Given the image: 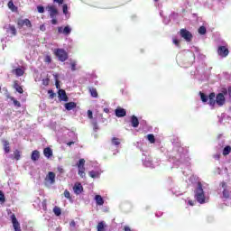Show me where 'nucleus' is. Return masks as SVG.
<instances>
[{"instance_id": "obj_48", "label": "nucleus", "mask_w": 231, "mask_h": 231, "mask_svg": "<svg viewBox=\"0 0 231 231\" xmlns=\"http://www.w3.org/2000/svg\"><path fill=\"white\" fill-rule=\"evenodd\" d=\"M88 116L90 120L93 119V112L91 110L88 111Z\"/></svg>"}, {"instance_id": "obj_64", "label": "nucleus", "mask_w": 231, "mask_h": 231, "mask_svg": "<svg viewBox=\"0 0 231 231\" xmlns=\"http://www.w3.org/2000/svg\"><path fill=\"white\" fill-rule=\"evenodd\" d=\"M154 1H155V3H157L158 0H154Z\"/></svg>"}, {"instance_id": "obj_37", "label": "nucleus", "mask_w": 231, "mask_h": 231, "mask_svg": "<svg viewBox=\"0 0 231 231\" xmlns=\"http://www.w3.org/2000/svg\"><path fill=\"white\" fill-rule=\"evenodd\" d=\"M63 14L66 17H69V13L68 12V5H63Z\"/></svg>"}, {"instance_id": "obj_45", "label": "nucleus", "mask_w": 231, "mask_h": 231, "mask_svg": "<svg viewBox=\"0 0 231 231\" xmlns=\"http://www.w3.org/2000/svg\"><path fill=\"white\" fill-rule=\"evenodd\" d=\"M172 42H173V44H175V46H180V40L173 38Z\"/></svg>"}, {"instance_id": "obj_40", "label": "nucleus", "mask_w": 231, "mask_h": 231, "mask_svg": "<svg viewBox=\"0 0 231 231\" xmlns=\"http://www.w3.org/2000/svg\"><path fill=\"white\" fill-rule=\"evenodd\" d=\"M64 196L67 199H69V201H71V194L69 193V191L68 189H66L64 191Z\"/></svg>"}, {"instance_id": "obj_61", "label": "nucleus", "mask_w": 231, "mask_h": 231, "mask_svg": "<svg viewBox=\"0 0 231 231\" xmlns=\"http://www.w3.org/2000/svg\"><path fill=\"white\" fill-rule=\"evenodd\" d=\"M214 158H215V160H219V154H216V155L214 156Z\"/></svg>"}, {"instance_id": "obj_19", "label": "nucleus", "mask_w": 231, "mask_h": 231, "mask_svg": "<svg viewBox=\"0 0 231 231\" xmlns=\"http://www.w3.org/2000/svg\"><path fill=\"white\" fill-rule=\"evenodd\" d=\"M6 32L8 33V35H16V33H17V30L15 29V26H14V25H8L6 27Z\"/></svg>"}, {"instance_id": "obj_12", "label": "nucleus", "mask_w": 231, "mask_h": 231, "mask_svg": "<svg viewBox=\"0 0 231 231\" xmlns=\"http://www.w3.org/2000/svg\"><path fill=\"white\" fill-rule=\"evenodd\" d=\"M180 34L182 39H185L187 41V42H190V41H192V33H190V32L185 29H181Z\"/></svg>"}, {"instance_id": "obj_28", "label": "nucleus", "mask_w": 231, "mask_h": 231, "mask_svg": "<svg viewBox=\"0 0 231 231\" xmlns=\"http://www.w3.org/2000/svg\"><path fill=\"white\" fill-rule=\"evenodd\" d=\"M43 153L46 158H50V156L53 155V152L50 148H45Z\"/></svg>"}, {"instance_id": "obj_3", "label": "nucleus", "mask_w": 231, "mask_h": 231, "mask_svg": "<svg viewBox=\"0 0 231 231\" xmlns=\"http://www.w3.org/2000/svg\"><path fill=\"white\" fill-rule=\"evenodd\" d=\"M216 104L217 106H220L225 104V89L222 90V93L217 94V97H216L215 93L209 94V96H208V105L211 107H214L216 106Z\"/></svg>"}, {"instance_id": "obj_4", "label": "nucleus", "mask_w": 231, "mask_h": 231, "mask_svg": "<svg viewBox=\"0 0 231 231\" xmlns=\"http://www.w3.org/2000/svg\"><path fill=\"white\" fill-rule=\"evenodd\" d=\"M218 192H222L224 201L227 207L231 205V193L228 185L226 182H221L218 188Z\"/></svg>"}, {"instance_id": "obj_22", "label": "nucleus", "mask_w": 231, "mask_h": 231, "mask_svg": "<svg viewBox=\"0 0 231 231\" xmlns=\"http://www.w3.org/2000/svg\"><path fill=\"white\" fill-rule=\"evenodd\" d=\"M94 199L98 207H102V205H104V198H102V196L96 195Z\"/></svg>"}, {"instance_id": "obj_34", "label": "nucleus", "mask_w": 231, "mask_h": 231, "mask_svg": "<svg viewBox=\"0 0 231 231\" xmlns=\"http://www.w3.org/2000/svg\"><path fill=\"white\" fill-rule=\"evenodd\" d=\"M14 89L18 92V93H23V87L19 86L17 82H14Z\"/></svg>"}, {"instance_id": "obj_41", "label": "nucleus", "mask_w": 231, "mask_h": 231, "mask_svg": "<svg viewBox=\"0 0 231 231\" xmlns=\"http://www.w3.org/2000/svg\"><path fill=\"white\" fill-rule=\"evenodd\" d=\"M186 203L187 205H189V207H194V205H196V201L190 199H188V201H186Z\"/></svg>"}, {"instance_id": "obj_42", "label": "nucleus", "mask_w": 231, "mask_h": 231, "mask_svg": "<svg viewBox=\"0 0 231 231\" xmlns=\"http://www.w3.org/2000/svg\"><path fill=\"white\" fill-rule=\"evenodd\" d=\"M14 159L21 160V152H19L17 150L14 152Z\"/></svg>"}, {"instance_id": "obj_47", "label": "nucleus", "mask_w": 231, "mask_h": 231, "mask_svg": "<svg viewBox=\"0 0 231 231\" xmlns=\"http://www.w3.org/2000/svg\"><path fill=\"white\" fill-rule=\"evenodd\" d=\"M42 84L43 86H48V84H50V79H42Z\"/></svg>"}, {"instance_id": "obj_25", "label": "nucleus", "mask_w": 231, "mask_h": 231, "mask_svg": "<svg viewBox=\"0 0 231 231\" xmlns=\"http://www.w3.org/2000/svg\"><path fill=\"white\" fill-rule=\"evenodd\" d=\"M120 143H122V139L116 138V137L112 138L111 145H115V147H118V145H120Z\"/></svg>"}, {"instance_id": "obj_36", "label": "nucleus", "mask_w": 231, "mask_h": 231, "mask_svg": "<svg viewBox=\"0 0 231 231\" xmlns=\"http://www.w3.org/2000/svg\"><path fill=\"white\" fill-rule=\"evenodd\" d=\"M199 33L200 35H205V33H207V28H205V26H200L199 29Z\"/></svg>"}, {"instance_id": "obj_31", "label": "nucleus", "mask_w": 231, "mask_h": 231, "mask_svg": "<svg viewBox=\"0 0 231 231\" xmlns=\"http://www.w3.org/2000/svg\"><path fill=\"white\" fill-rule=\"evenodd\" d=\"M3 143H4L5 152H6V153L10 152V143H8L7 141H3Z\"/></svg>"}, {"instance_id": "obj_17", "label": "nucleus", "mask_w": 231, "mask_h": 231, "mask_svg": "<svg viewBox=\"0 0 231 231\" xmlns=\"http://www.w3.org/2000/svg\"><path fill=\"white\" fill-rule=\"evenodd\" d=\"M126 115L127 112L125 111V109L122 107H117L116 109V116H117V118H123V116H125Z\"/></svg>"}, {"instance_id": "obj_29", "label": "nucleus", "mask_w": 231, "mask_h": 231, "mask_svg": "<svg viewBox=\"0 0 231 231\" xmlns=\"http://www.w3.org/2000/svg\"><path fill=\"white\" fill-rule=\"evenodd\" d=\"M8 8H10L12 10V12H17V6H15V5H14L13 1H9L7 4Z\"/></svg>"}, {"instance_id": "obj_57", "label": "nucleus", "mask_w": 231, "mask_h": 231, "mask_svg": "<svg viewBox=\"0 0 231 231\" xmlns=\"http://www.w3.org/2000/svg\"><path fill=\"white\" fill-rule=\"evenodd\" d=\"M58 171L59 172H60L62 174V172H64V169H62V167H58Z\"/></svg>"}, {"instance_id": "obj_39", "label": "nucleus", "mask_w": 231, "mask_h": 231, "mask_svg": "<svg viewBox=\"0 0 231 231\" xmlns=\"http://www.w3.org/2000/svg\"><path fill=\"white\" fill-rule=\"evenodd\" d=\"M13 104L16 106V107H21V103L19 101H17L16 99H14V97H10Z\"/></svg>"}, {"instance_id": "obj_24", "label": "nucleus", "mask_w": 231, "mask_h": 231, "mask_svg": "<svg viewBox=\"0 0 231 231\" xmlns=\"http://www.w3.org/2000/svg\"><path fill=\"white\" fill-rule=\"evenodd\" d=\"M131 125L133 127H138V125H140V121H138V117H136V116H133L131 117Z\"/></svg>"}, {"instance_id": "obj_54", "label": "nucleus", "mask_w": 231, "mask_h": 231, "mask_svg": "<svg viewBox=\"0 0 231 231\" xmlns=\"http://www.w3.org/2000/svg\"><path fill=\"white\" fill-rule=\"evenodd\" d=\"M49 94H51L50 95L51 98H53V97H55V94L51 90H49Z\"/></svg>"}, {"instance_id": "obj_44", "label": "nucleus", "mask_w": 231, "mask_h": 231, "mask_svg": "<svg viewBox=\"0 0 231 231\" xmlns=\"http://www.w3.org/2000/svg\"><path fill=\"white\" fill-rule=\"evenodd\" d=\"M37 10H38L39 14H44V7L43 6L39 5L37 7Z\"/></svg>"}, {"instance_id": "obj_50", "label": "nucleus", "mask_w": 231, "mask_h": 231, "mask_svg": "<svg viewBox=\"0 0 231 231\" xmlns=\"http://www.w3.org/2000/svg\"><path fill=\"white\" fill-rule=\"evenodd\" d=\"M220 149L225 147V141H220V143H218Z\"/></svg>"}, {"instance_id": "obj_63", "label": "nucleus", "mask_w": 231, "mask_h": 231, "mask_svg": "<svg viewBox=\"0 0 231 231\" xmlns=\"http://www.w3.org/2000/svg\"><path fill=\"white\" fill-rule=\"evenodd\" d=\"M160 16H161V17H163V12H161V13H160Z\"/></svg>"}, {"instance_id": "obj_5", "label": "nucleus", "mask_w": 231, "mask_h": 231, "mask_svg": "<svg viewBox=\"0 0 231 231\" xmlns=\"http://www.w3.org/2000/svg\"><path fill=\"white\" fill-rule=\"evenodd\" d=\"M142 162L144 167H148L150 169H154V167H158L160 165V161H153L151 155H146L143 153Z\"/></svg>"}, {"instance_id": "obj_2", "label": "nucleus", "mask_w": 231, "mask_h": 231, "mask_svg": "<svg viewBox=\"0 0 231 231\" xmlns=\"http://www.w3.org/2000/svg\"><path fill=\"white\" fill-rule=\"evenodd\" d=\"M207 192H208V184L206 182H198L195 191V199L200 205L208 202V197L206 195Z\"/></svg>"}, {"instance_id": "obj_20", "label": "nucleus", "mask_w": 231, "mask_h": 231, "mask_svg": "<svg viewBox=\"0 0 231 231\" xmlns=\"http://www.w3.org/2000/svg\"><path fill=\"white\" fill-rule=\"evenodd\" d=\"M90 178H100V174H102V171L97 170V171H90L88 172Z\"/></svg>"}, {"instance_id": "obj_35", "label": "nucleus", "mask_w": 231, "mask_h": 231, "mask_svg": "<svg viewBox=\"0 0 231 231\" xmlns=\"http://www.w3.org/2000/svg\"><path fill=\"white\" fill-rule=\"evenodd\" d=\"M53 212H54L55 216H60V214H62V211L60 210V208H59L57 206L54 207Z\"/></svg>"}, {"instance_id": "obj_11", "label": "nucleus", "mask_w": 231, "mask_h": 231, "mask_svg": "<svg viewBox=\"0 0 231 231\" xmlns=\"http://www.w3.org/2000/svg\"><path fill=\"white\" fill-rule=\"evenodd\" d=\"M24 71H26V65H22L17 67L16 69H14L12 70V73H14V75H16V77H23L24 75Z\"/></svg>"}, {"instance_id": "obj_56", "label": "nucleus", "mask_w": 231, "mask_h": 231, "mask_svg": "<svg viewBox=\"0 0 231 231\" xmlns=\"http://www.w3.org/2000/svg\"><path fill=\"white\" fill-rule=\"evenodd\" d=\"M124 230L125 231H131V227L129 226H125Z\"/></svg>"}, {"instance_id": "obj_30", "label": "nucleus", "mask_w": 231, "mask_h": 231, "mask_svg": "<svg viewBox=\"0 0 231 231\" xmlns=\"http://www.w3.org/2000/svg\"><path fill=\"white\" fill-rule=\"evenodd\" d=\"M97 231H106V223L104 221L97 224Z\"/></svg>"}, {"instance_id": "obj_23", "label": "nucleus", "mask_w": 231, "mask_h": 231, "mask_svg": "<svg viewBox=\"0 0 231 231\" xmlns=\"http://www.w3.org/2000/svg\"><path fill=\"white\" fill-rule=\"evenodd\" d=\"M75 107H77V103L75 102H69L65 104V109H67V111H71L72 109H75Z\"/></svg>"}, {"instance_id": "obj_60", "label": "nucleus", "mask_w": 231, "mask_h": 231, "mask_svg": "<svg viewBox=\"0 0 231 231\" xmlns=\"http://www.w3.org/2000/svg\"><path fill=\"white\" fill-rule=\"evenodd\" d=\"M73 143H74V142H69V143H67V145L71 146V145H73Z\"/></svg>"}, {"instance_id": "obj_53", "label": "nucleus", "mask_w": 231, "mask_h": 231, "mask_svg": "<svg viewBox=\"0 0 231 231\" xmlns=\"http://www.w3.org/2000/svg\"><path fill=\"white\" fill-rule=\"evenodd\" d=\"M51 24H57V18H51Z\"/></svg>"}, {"instance_id": "obj_21", "label": "nucleus", "mask_w": 231, "mask_h": 231, "mask_svg": "<svg viewBox=\"0 0 231 231\" xmlns=\"http://www.w3.org/2000/svg\"><path fill=\"white\" fill-rule=\"evenodd\" d=\"M18 24L20 26H27V28H32V22H30L28 19L21 20L18 22Z\"/></svg>"}, {"instance_id": "obj_13", "label": "nucleus", "mask_w": 231, "mask_h": 231, "mask_svg": "<svg viewBox=\"0 0 231 231\" xmlns=\"http://www.w3.org/2000/svg\"><path fill=\"white\" fill-rule=\"evenodd\" d=\"M46 10L49 12L51 19L57 17V14H59V11L53 5H48Z\"/></svg>"}, {"instance_id": "obj_59", "label": "nucleus", "mask_w": 231, "mask_h": 231, "mask_svg": "<svg viewBox=\"0 0 231 231\" xmlns=\"http://www.w3.org/2000/svg\"><path fill=\"white\" fill-rule=\"evenodd\" d=\"M69 226H72V227H75V226H76L75 221L72 220V221L70 222Z\"/></svg>"}, {"instance_id": "obj_51", "label": "nucleus", "mask_w": 231, "mask_h": 231, "mask_svg": "<svg viewBox=\"0 0 231 231\" xmlns=\"http://www.w3.org/2000/svg\"><path fill=\"white\" fill-rule=\"evenodd\" d=\"M54 3H58V5H62L64 3V0H53Z\"/></svg>"}, {"instance_id": "obj_26", "label": "nucleus", "mask_w": 231, "mask_h": 231, "mask_svg": "<svg viewBox=\"0 0 231 231\" xmlns=\"http://www.w3.org/2000/svg\"><path fill=\"white\" fill-rule=\"evenodd\" d=\"M40 153L39 151L34 150L32 153L31 159L32 160V162H37V160H39L40 158Z\"/></svg>"}, {"instance_id": "obj_1", "label": "nucleus", "mask_w": 231, "mask_h": 231, "mask_svg": "<svg viewBox=\"0 0 231 231\" xmlns=\"http://www.w3.org/2000/svg\"><path fill=\"white\" fill-rule=\"evenodd\" d=\"M173 152L175 153L172 155L171 162H172L175 167H180V165L189 167L190 165V157H189V152L185 148L178 144L174 147Z\"/></svg>"}, {"instance_id": "obj_49", "label": "nucleus", "mask_w": 231, "mask_h": 231, "mask_svg": "<svg viewBox=\"0 0 231 231\" xmlns=\"http://www.w3.org/2000/svg\"><path fill=\"white\" fill-rule=\"evenodd\" d=\"M92 124L94 125V129H98V125H97V120L92 121Z\"/></svg>"}, {"instance_id": "obj_32", "label": "nucleus", "mask_w": 231, "mask_h": 231, "mask_svg": "<svg viewBox=\"0 0 231 231\" xmlns=\"http://www.w3.org/2000/svg\"><path fill=\"white\" fill-rule=\"evenodd\" d=\"M229 152H231V147L227 145L223 149L222 154L223 156H227Z\"/></svg>"}, {"instance_id": "obj_33", "label": "nucleus", "mask_w": 231, "mask_h": 231, "mask_svg": "<svg viewBox=\"0 0 231 231\" xmlns=\"http://www.w3.org/2000/svg\"><path fill=\"white\" fill-rule=\"evenodd\" d=\"M89 92L91 97H93L94 98H97V97H98V93L97 92V88H89Z\"/></svg>"}, {"instance_id": "obj_18", "label": "nucleus", "mask_w": 231, "mask_h": 231, "mask_svg": "<svg viewBox=\"0 0 231 231\" xmlns=\"http://www.w3.org/2000/svg\"><path fill=\"white\" fill-rule=\"evenodd\" d=\"M82 190H84L82 184L77 182L73 187L74 193H76L77 195L82 194Z\"/></svg>"}, {"instance_id": "obj_52", "label": "nucleus", "mask_w": 231, "mask_h": 231, "mask_svg": "<svg viewBox=\"0 0 231 231\" xmlns=\"http://www.w3.org/2000/svg\"><path fill=\"white\" fill-rule=\"evenodd\" d=\"M40 30H41L42 32H45V31H46V26H44V24L41 25V26H40Z\"/></svg>"}, {"instance_id": "obj_9", "label": "nucleus", "mask_w": 231, "mask_h": 231, "mask_svg": "<svg viewBox=\"0 0 231 231\" xmlns=\"http://www.w3.org/2000/svg\"><path fill=\"white\" fill-rule=\"evenodd\" d=\"M217 53L218 57H220L221 59H225V57H227L229 53L228 47L225 45H219L217 47Z\"/></svg>"}, {"instance_id": "obj_55", "label": "nucleus", "mask_w": 231, "mask_h": 231, "mask_svg": "<svg viewBox=\"0 0 231 231\" xmlns=\"http://www.w3.org/2000/svg\"><path fill=\"white\" fill-rule=\"evenodd\" d=\"M227 91H228L229 97H231V87L228 88ZM229 111H231V106L229 107Z\"/></svg>"}, {"instance_id": "obj_16", "label": "nucleus", "mask_w": 231, "mask_h": 231, "mask_svg": "<svg viewBox=\"0 0 231 231\" xmlns=\"http://www.w3.org/2000/svg\"><path fill=\"white\" fill-rule=\"evenodd\" d=\"M67 64H69L71 71H77L79 69L78 64L79 61L77 60H69Z\"/></svg>"}, {"instance_id": "obj_10", "label": "nucleus", "mask_w": 231, "mask_h": 231, "mask_svg": "<svg viewBox=\"0 0 231 231\" xmlns=\"http://www.w3.org/2000/svg\"><path fill=\"white\" fill-rule=\"evenodd\" d=\"M72 32L71 26L67 25L65 27L60 26L58 27V33H60L61 35H65L66 37H68V35H69Z\"/></svg>"}, {"instance_id": "obj_27", "label": "nucleus", "mask_w": 231, "mask_h": 231, "mask_svg": "<svg viewBox=\"0 0 231 231\" xmlns=\"http://www.w3.org/2000/svg\"><path fill=\"white\" fill-rule=\"evenodd\" d=\"M146 140L150 142V143H156V138L154 137V134H149L146 135Z\"/></svg>"}, {"instance_id": "obj_8", "label": "nucleus", "mask_w": 231, "mask_h": 231, "mask_svg": "<svg viewBox=\"0 0 231 231\" xmlns=\"http://www.w3.org/2000/svg\"><path fill=\"white\" fill-rule=\"evenodd\" d=\"M55 172L49 171L45 177V185L46 187H51V185H55Z\"/></svg>"}, {"instance_id": "obj_58", "label": "nucleus", "mask_w": 231, "mask_h": 231, "mask_svg": "<svg viewBox=\"0 0 231 231\" xmlns=\"http://www.w3.org/2000/svg\"><path fill=\"white\" fill-rule=\"evenodd\" d=\"M163 23H164V24H169V19L164 18V19H163Z\"/></svg>"}, {"instance_id": "obj_38", "label": "nucleus", "mask_w": 231, "mask_h": 231, "mask_svg": "<svg viewBox=\"0 0 231 231\" xmlns=\"http://www.w3.org/2000/svg\"><path fill=\"white\" fill-rule=\"evenodd\" d=\"M200 98L202 102H208V97L205 95L204 93L200 92Z\"/></svg>"}, {"instance_id": "obj_46", "label": "nucleus", "mask_w": 231, "mask_h": 231, "mask_svg": "<svg viewBox=\"0 0 231 231\" xmlns=\"http://www.w3.org/2000/svg\"><path fill=\"white\" fill-rule=\"evenodd\" d=\"M44 62H47V64H50L51 62V57L46 56L44 59Z\"/></svg>"}, {"instance_id": "obj_7", "label": "nucleus", "mask_w": 231, "mask_h": 231, "mask_svg": "<svg viewBox=\"0 0 231 231\" xmlns=\"http://www.w3.org/2000/svg\"><path fill=\"white\" fill-rule=\"evenodd\" d=\"M86 160L80 159L77 162V167H78V174L80 176V178H86Z\"/></svg>"}, {"instance_id": "obj_15", "label": "nucleus", "mask_w": 231, "mask_h": 231, "mask_svg": "<svg viewBox=\"0 0 231 231\" xmlns=\"http://www.w3.org/2000/svg\"><path fill=\"white\" fill-rule=\"evenodd\" d=\"M59 98L60 102H68L69 98L66 95V91L64 89H60L58 92Z\"/></svg>"}, {"instance_id": "obj_6", "label": "nucleus", "mask_w": 231, "mask_h": 231, "mask_svg": "<svg viewBox=\"0 0 231 231\" xmlns=\"http://www.w3.org/2000/svg\"><path fill=\"white\" fill-rule=\"evenodd\" d=\"M53 53L60 62H66L68 59V52L64 49H54Z\"/></svg>"}, {"instance_id": "obj_14", "label": "nucleus", "mask_w": 231, "mask_h": 231, "mask_svg": "<svg viewBox=\"0 0 231 231\" xmlns=\"http://www.w3.org/2000/svg\"><path fill=\"white\" fill-rule=\"evenodd\" d=\"M11 219L14 231H21V224H19V221H17V217H15V215H12Z\"/></svg>"}, {"instance_id": "obj_62", "label": "nucleus", "mask_w": 231, "mask_h": 231, "mask_svg": "<svg viewBox=\"0 0 231 231\" xmlns=\"http://www.w3.org/2000/svg\"><path fill=\"white\" fill-rule=\"evenodd\" d=\"M56 88H59V81L56 79Z\"/></svg>"}, {"instance_id": "obj_43", "label": "nucleus", "mask_w": 231, "mask_h": 231, "mask_svg": "<svg viewBox=\"0 0 231 231\" xmlns=\"http://www.w3.org/2000/svg\"><path fill=\"white\" fill-rule=\"evenodd\" d=\"M5 193H3V191H0V202L5 203Z\"/></svg>"}]
</instances>
